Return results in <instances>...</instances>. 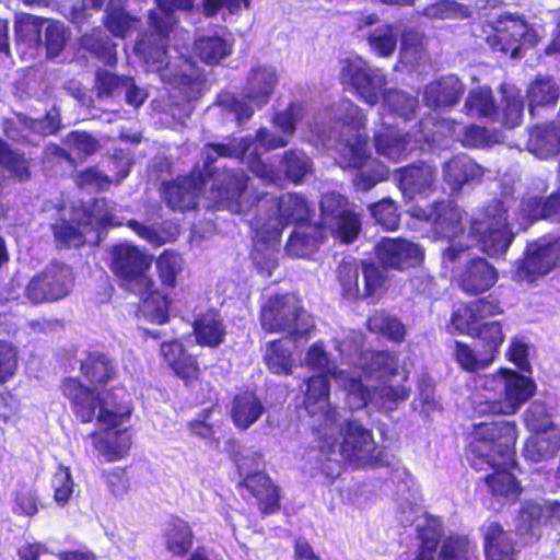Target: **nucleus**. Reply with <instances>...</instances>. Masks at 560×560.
Wrapping results in <instances>:
<instances>
[{
	"label": "nucleus",
	"instance_id": "obj_34",
	"mask_svg": "<svg viewBox=\"0 0 560 560\" xmlns=\"http://www.w3.org/2000/svg\"><path fill=\"white\" fill-rule=\"evenodd\" d=\"M165 549L177 558H183L192 548L195 535L189 523L177 515H171L162 532Z\"/></svg>",
	"mask_w": 560,
	"mask_h": 560
},
{
	"label": "nucleus",
	"instance_id": "obj_25",
	"mask_svg": "<svg viewBox=\"0 0 560 560\" xmlns=\"http://www.w3.org/2000/svg\"><path fill=\"white\" fill-rule=\"evenodd\" d=\"M380 262L398 270L415 267L423 258L422 249L404 238H383L375 247Z\"/></svg>",
	"mask_w": 560,
	"mask_h": 560
},
{
	"label": "nucleus",
	"instance_id": "obj_27",
	"mask_svg": "<svg viewBox=\"0 0 560 560\" xmlns=\"http://www.w3.org/2000/svg\"><path fill=\"white\" fill-rule=\"evenodd\" d=\"M129 418L117 425L107 424L98 425L103 433H93L92 438L94 441L95 448L104 456L108 462H114L122 458L127 455L131 445V435L125 425L129 421Z\"/></svg>",
	"mask_w": 560,
	"mask_h": 560
},
{
	"label": "nucleus",
	"instance_id": "obj_5",
	"mask_svg": "<svg viewBox=\"0 0 560 560\" xmlns=\"http://www.w3.org/2000/svg\"><path fill=\"white\" fill-rule=\"evenodd\" d=\"M366 117L362 109L349 100H341L331 107L319 110L310 124V130L325 145L341 144V166L359 171L358 186L364 190L385 178L387 171L371 158L369 138L361 133Z\"/></svg>",
	"mask_w": 560,
	"mask_h": 560
},
{
	"label": "nucleus",
	"instance_id": "obj_64",
	"mask_svg": "<svg viewBox=\"0 0 560 560\" xmlns=\"http://www.w3.org/2000/svg\"><path fill=\"white\" fill-rule=\"evenodd\" d=\"M338 279L342 287L343 295L352 299L359 295V269L354 262H342L338 267Z\"/></svg>",
	"mask_w": 560,
	"mask_h": 560
},
{
	"label": "nucleus",
	"instance_id": "obj_40",
	"mask_svg": "<svg viewBox=\"0 0 560 560\" xmlns=\"http://www.w3.org/2000/svg\"><path fill=\"white\" fill-rule=\"evenodd\" d=\"M528 151L539 159H548L560 152V127L553 122L535 127L527 142Z\"/></svg>",
	"mask_w": 560,
	"mask_h": 560
},
{
	"label": "nucleus",
	"instance_id": "obj_57",
	"mask_svg": "<svg viewBox=\"0 0 560 560\" xmlns=\"http://www.w3.org/2000/svg\"><path fill=\"white\" fill-rule=\"evenodd\" d=\"M423 14L430 19H453V18H468L471 15V10L468 5L457 3L453 0H443L427 5L423 9Z\"/></svg>",
	"mask_w": 560,
	"mask_h": 560
},
{
	"label": "nucleus",
	"instance_id": "obj_2",
	"mask_svg": "<svg viewBox=\"0 0 560 560\" xmlns=\"http://www.w3.org/2000/svg\"><path fill=\"white\" fill-rule=\"evenodd\" d=\"M516 200L511 197L494 199L489 202L478 218L471 221L467 238L471 243H463L464 233L463 211L450 200L435 201L427 207H415L412 215L431 223L438 237L447 240L451 244L443 252V265L468 259L469 248L477 244L481 250L491 257H501L511 246L514 234L509 225V212Z\"/></svg>",
	"mask_w": 560,
	"mask_h": 560
},
{
	"label": "nucleus",
	"instance_id": "obj_11",
	"mask_svg": "<svg viewBox=\"0 0 560 560\" xmlns=\"http://www.w3.org/2000/svg\"><path fill=\"white\" fill-rule=\"evenodd\" d=\"M516 439L514 421L500 420L474 425L467 458L476 470H494L485 478L490 490H523L510 471L515 464Z\"/></svg>",
	"mask_w": 560,
	"mask_h": 560
},
{
	"label": "nucleus",
	"instance_id": "obj_12",
	"mask_svg": "<svg viewBox=\"0 0 560 560\" xmlns=\"http://www.w3.org/2000/svg\"><path fill=\"white\" fill-rule=\"evenodd\" d=\"M472 398L479 415H514L534 395V381L516 371L501 369L495 374H477Z\"/></svg>",
	"mask_w": 560,
	"mask_h": 560
},
{
	"label": "nucleus",
	"instance_id": "obj_9",
	"mask_svg": "<svg viewBox=\"0 0 560 560\" xmlns=\"http://www.w3.org/2000/svg\"><path fill=\"white\" fill-rule=\"evenodd\" d=\"M500 313V304L489 296L460 306L452 314L448 326L452 334L458 332L478 338L477 349L456 342L455 358L464 370L478 373L494 361L504 335L500 322L488 320V318Z\"/></svg>",
	"mask_w": 560,
	"mask_h": 560
},
{
	"label": "nucleus",
	"instance_id": "obj_3",
	"mask_svg": "<svg viewBox=\"0 0 560 560\" xmlns=\"http://www.w3.org/2000/svg\"><path fill=\"white\" fill-rule=\"evenodd\" d=\"M158 9L149 14L151 33H145L136 42L135 51L149 69L158 72L161 80L177 89L185 97L179 107H172V115L183 122L192 113L191 101L203 92L206 78L201 69L190 59L178 56L167 57V39L177 23L173 10L191 8L192 0H155Z\"/></svg>",
	"mask_w": 560,
	"mask_h": 560
},
{
	"label": "nucleus",
	"instance_id": "obj_22",
	"mask_svg": "<svg viewBox=\"0 0 560 560\" xmlns=\"http://www.w3.org/2000/svg\"><path fill=\"white\" fill-rule=\"evenodd\" d=\"M112 258L113 271L118 277L139 287L150 285V279L145 276L150 261L136 246L118 244L113 247Z\"/></svg>",
	"mask_w": 560,
	"mask_h": 560
},
{
	"label": "nucleus",
	"instance_id": "obj_15",
	"mask_svg": "<svg viewBox=\"0 0 560 560\" xmlns=\"http://www.w3.org/2000/svg\"><path fill=\"white\" fill-rule=\"evenodd\" d=\"M261 327L269 332H285L293 341L307 340L314 320L292 294L270 298L260 311Z\"/></svg>",
	"mask_w": 560,
	"mask_h": 560
},
{
	"label": "nucleus",
	"instance_id": "obj_61",
	"mask_svg": "<svg viewBox=\"0 0 560 560\" xmlns=\"http://www.w3.org/2000/svg\"><path fill=\"white\" fill-rule=\"evenodd\" d=\"M127 226L131 229L138 236L156 246L165 244L171 238H175V236L178 234L177 226H171L172 232H170L167 235H164L154 226L143 225L137 220H128Z\"/></svg>",
	"mask_w": 560,
	"mask_h": 560
},
{
	"label": "nucleus",
	"instance_id": "obj_60",
	"mask_svg": "<svg viewBox=\"0 0 560 560\" xmlns=\"http://www.w3.org/2000/svg\"><path fill=\"white\" fill-rule=\"evenodd\" d=\"M92 215L103 226H120L124 224L122 218L118 215L116 203L106 199L95 200Z\"/></svg>",
	"mask_w": 560,
	"mask_h": 560
},
{
	"label": "nucleus",
	"instance_id": "obj_1",
	"mask_svg": "<svg viewBox=\"0 0 560 560\" xmlns=\"http://www.w3.org/2000/svg\"><path fill=\"white\" fill-rule=\"evenodd\" d=\"M361 339L360 335L352 331L337 343L340 355L349 363L353 362L360 372L338 370L322 342L312 345L305 362L310 369L318 371L319 374L308 378L305 395L308 392L310 382L315 377H323L327 384V402H329L327 376L331 375L347 392L351 408L365 406L370 401L380 408L392 409L398 401H405L409 396V388L401 382L407 381L408 375L404 370L398 369L397 357L386 351L361 352Z\"/></svg>",
	"mask_w": 560,
	"mask_h": 560
},
{
	"label": "nucleus",
	"instance_id": "obj_30",
	"mask_svg": "<svg viewBox=\"0 0 560 560\" xmlns=\"http://www.w3.org/2000/svg\"><path fill=\"white\" fill-rule=\"evenodd\" d=\"M435 168L427 163L412 164L400 170L398 185L404 196L413 198L416 195L429 194L434 188Z\"/></svg>",
	"mask_w": 560,
	"mask_h": 560
},
{
	"label": "nucleus",
	"instance_id": "obj_48",
	"mask_svg": "<svg viewBox=\"0 0 560 560\" xmlns=\"http://www.w3.org/2000/svg\"><path fill=\"white\" fill-rule=\"evenodd\" d=\"M532 436L524 448L525 456L533 462L553 457L560 450V436L553 431H540Z\"/></svg>",
	"mask_w": 560,
	"mask_h": 560
},
{
	"label": "nucleus",
	"instance_id": "obj_20",
	"mask_svg": "<svg viewBox=\"0 0 560 560\" xmlns=\"http://www.w3.org/2000/svg\"><path fill=\"white\" fill-rule=\"evenodd\" d=\"M341 79L345 84L355 91L363 102L371 106L378 103L380 95L383 94L387 82L386 75L381 69L369 66L360 58L346 61Z\"/></svg>",
	"mask_w": 560,
	"mask_h": 560
},
{
	"label": "nucleus",
	"instance_id": "obj_55",
	"mask_svg": "<svg viewBox=\"0 0 560 560\" xmlns=\"http://www.w3.org/2000/svg\"><path fill=\"white\" fill-rule=\"evenodd\" d=\"M371 215L386 230H396L399 225V213L396 202L390 198H384L369 206Z\"/></svg>",
	"mask_w": 560,
	"mask_h": 560
},
{
	"label": "nucleus",
	"instance_id": "obj_58",
	"mask_svg": "<svg viewBox=\"0 0 560 560\" xmlns=\"http://www.w3.org/2000/svg\"><path fill=\"white\" fill-rule=\"evenodd\" d=\"M182 257L171 250H165L156 261L160 279L165 287L173 288L176 284L177 275L182 270Z\"/></svg>",
	"mask_w": 560,
	"mask_h": 560
},
{
	"label": "nucleus",
	"instance_id": "obj_51",
	"mask_svg": "<svg viewBox=\"0 0 560 560\" xmlns=\"http://www.w3.org/2000/svg\"><path fill=\"white\" fill-rule=\"evenodd\" d=\"M9 176L25 180L30 178L28 162L23 154L9 148V145L0 139V180L3 173Z\"/></svg>",
	"mask_w": 560,
	"mask_h": 560
},
{
	"label": "nucleus",
	"instance_id": "obj_45",
	"mask_svg": "<svg viewBox=\"0 0 560 560\" xmlns=\"http://www.w3.org/2000/svg\"><path fill=\"white\" fill-rule=\"evenodd\" d=\"M232 43L218 35H205L195 40L196 55L208 65H218L232 54Z\"/></svg>",
	"mask_w": 560,
	"mask_h": 560
},
{
	"label": "nucleus",
	"instance_id": "obj_17",
	"mask_svg": "<svg viewBox=\"0 0 560 560\" xmlns=\"http://www.w3.org/2000/svg\"><path fill=\"white\" fill-rule=\"evenodd\" d=\"M560 264V238H539L529 243L523 258L515 264L513 279L533 283Z\"/></svg>",
	"mask_w": 560,
	"mask_h": 560
},
{
	"label": "nucleus",
	"instance_id": "obj_52",
	"mask_svg": "<svg viewBox=\"0 0 560 560\" xmlns=\"http://www.w3.org/2000/svg\"><path fill=\"white\" fill-rule=\"evenodd\" d=\"M399 30L393 25H382L368 37L371 50L378 57H389L397 47Z\"/></svg>",
	"mask_w": 560,
	"mask_h": 560
},
{
	"label": "nucleus",
	"instance_id": "obj_18",
	"mask_svg": "<svg viewBox=\"0 0 560 560\" xmlns=\"http://www.w3.org/2000/svg\"><path fill=\"white\" fill-rule=\"evenodd\" d=\"M320 224L343 243L353 242L360 230L361 221L348 199L331 191L323 195L319 203Z\"/></svg>",
	"mask_w": 560,
	"mask_h": 560
},
{
	"label": "nucleus",
	"instance_id": "obj_38",
	"mask_svg": "<svg viewBox=\"0 0 560 560\" xmlns=\"http://www.w3.org/2000/svg\"><path fill=\"white\" fill-rule=\"evenodd\" d=\"M485 560H515L514 541L503 527L490 523L483 535Z\"/></svg>",
	"mask_w": 560,
	"mask_h": 560
},
{
	"label": "nucleus",
	"instance_id": "obj_19",
	"mask_svg": "<svg viewBox=\"0 0 560 560\" xmlns=\"http://www.w3.org/2000/svg\"><path fill=\"white\" fill-rule=\"evenodd\" d=\"M73 284L72 268L66 264L51 262L30 280L25 296L34 304L57 301L66 298Z\"/></svg>",
	"mask_w": 560,
	"mask_h": 560
},
{
	"label": "nucleus",
	"instance_id": "obj_4",
	"mask_svg": "<svg viewBox=\"0 0 560 560\" xmlns=\"http://www.w3.org/2000/svg\"><path fill=\"white\" fill-rule=\"evenodd\" d=\"M326 385L323 377L313 378L304 399L306 411L314 419L317 432L324 438L319 445L320 460L326 459L338 465L349 463L355 467L370 465L375 458V442L371 430L354 419L352 411H360L369 405L383 411H389L395 409L400 401L392 409L380 408L368 401L365 406L359 408L349 406V410H339L327 402Z\"/></svg>",
	"mask_w": 560,
	"mask_h": 560
},
{
	"label": "nucleus",
	"instance_id": "obj_28",
	"mask_svg": "<svg viewBox=\"0 0 560 560\" xmlns=\"http://www.w3.org/2000/svg\"><path fill=\"white\" fill-rule=\"evenodd\" d=\"M497 281L495 269L483 258H471L458 276V283L468 294H480Z\"/></svg>",
	"mask_w": 560,
	"mask_h": 560
},
{
	"label": "nucleus",
	"instance_id": "obj_29",
	"mask_svg": "<svg viewBox=\"0 0 560 560\" xmlns=\"http://www.w3.org/2000/svg\"><path fill=\"white\" fill-rule=\"evenodd\" d=\"M464 92L465 85L456 75H446L424 88L423 101L432 108H451L458 103Z\"/></svg>",
	"mask_w": 560,
	"mask_h": 560
},
{
	"label": "nucleus",
	"instance_id": "obj_16",
	"mask_svg": "<svg viewBox=\"0 0 560 560\" xmlns=\"http://www.w3.org/2000/svg\"><path fill=\"white\" fill-rule=\"evenodd\" d=\"M490 28L486 36L490 49L513 59L521 57L523 49L535 46L541 37L538 28L511 13L501 15Z\"/></svg>",
	"mask_w": 560,
	"mask_h": 560
},
{
	"label": "nucleus",
	"instance_id": "obj_54",
	"mask_svg": "<svg viewBox=\"0 0 560 560\" xmlns=\"http://www.w3.org/2000/svg\"><path fill=\"white\" fill-rule=\"evenodd\" d=\"M423 57V35L412 28L405 30L401 34L400 61L413 68Z\"/></svg>",
	"mask_w": 560,
	"mask_h": 560
},
{
	"label": "nucleus",
	"instance_id": "obj_32",
	"mask_svg": "<svg viewBox=\"0 0 560 560\" xmlns=\"http://www.w3.org/2000/svg\"><path fill=\"white\" fill-rule=\"evenodd\" d=\"M160 352L167 365L186 385H190L198 378L200 372L198 363L192 355L185 351L179 341L163 342Z\"/></svg>",
	"mask_w": 560,
	"mask_h": 560
},
{
	"label": "nucleus",
	"instance_id": "obj_7",
	"mask_svg": "<svg viewBox=\"0 0 560 560\" xmlns=\"http://www.w3.org/2000/svg\"><path fill=\"white\" fill-rule=\"evenodd\" d=\"M305 114V105L293 102L272 117V125L280 133L262 127L257 130L255 138H233L223 143H208L203 151L206 168L223 158L242 160L258 178L278 184L282 179L280 172L262 162L260 155L287 147Z\"/></svg>",
	"mask_w": 560,
	"mask_h": 560
},
{
	"label": "nucleus",
	"instance_id": "obj_63",
	"mask_svg": "<svg viewBox=\"0 0 560 560\" xmlns=\"http://www.w3.org/2000/svg\"><path fill=\"white\" fill-rule=\"evenodd\" d=\"M67 31L62 23L51 22L45 30V44L49 57H57L67 42Z\"/></svg>",
	"mask_w": 560,
	"mask_h": 560
},
{
	"label": "nucleus",
	"instance_id": "obj_21",
	"mask_svg": "<svg viewBox=\"0 0 560 560\" xmlns=\"http://www.w3.org/2000/svg\"><path fill=\"white\" fill-rule=\"evenodd\" d=\"M422 127H433L431 131H438L436 141H430L425 145V150H429L433 144L439 143L441 139L447 133L453 136L466 148H482L489 144L490 133L489 131L478 125L462 126L455 121L448 119H438L435 115H429L422 121Z\"/></svg>",
	"mask_w": 560,
	"mask_h": 560
},
{
	"label": "nucleus",
	"instance_id": "obj_13",
	"mask_svg": "<svg viewBox=\"0 0 560 560\" xmlns=\"http://www.w3.org/2000/svg\"><path fill=\"white\" fill-rule=\"evenodd\" d=\"M62 388L77 418L84 423L96 416L98 425H117L131 415L128 395L122 387L106 392L98 387L89 388L77 378H67Z\"/></svg>",
	"mask_w": 560,
	"mask_h": 560
},
{
	"label": "nucleus",
	"instance_id": "obj_31",
	"mask_svg": "<svg viewBox=\"0 0 560 560\" xmlns=\"http://www.w3.org/2000/svg\"><path fill=\"white\" fill-rule=\"evenodd\" d=\"M75 362L79 363L82 375L94 387H103L116 377V364L102 352H83Z\"/></svg>",
	"mask_w": 560,
	"mask_h": 560
},
{
	"label": "nucleus",
	"instance_id": "obj_53",
	"mask_svg": "<svg viewBox=\"0 0 560 560\" xmlns=\"http://www.w3.org/2000/svg\"><path fill=\"white\" fill-rule=\"evenodd\" d=\"M369 329L386 337L394 342H401L406 335L405 325L396 317L377 312L368 320Z\"/></svg>",
	"mask_w": 560,
	"mask_h": 560
},
{
	"label": "nucleus",
	"instance_id": "obj_33",
	"mask_svg": "<svg viewBox=\"0 0 560 560\" xmlns=\"http://www.w3.org/2000/svg\"><path fill=\"white\" fill-rule=\"evenodd\" d=\"M545 528H548L545 508L542 504L526 501L517 514L516 533L525 544H535L540 540Z\"/></svg>",
	"mask_w": 560,
	"mask_h": 560
},
{
	"label": "nucleus",
	"instance_id": "obj_41",
	"mask_svg": "<svg viewBox=\"0 0 560 560\" xmlns=\"http://www.w3.org/2000/svg\"><path fill=\"white\" fill-rule=\"evenodd\" d=\"M528 107L532 116L539 114L540 109L553 107L560 97V88L549 77H538L527 90Z\"/></svg>",
	"mask_w": 560,
	"mask_h": 560
},
{
	"label": "nucleus",
	"instance_id": "obj_23",
	"mask_svg": "<svg viewBox=\"0 0 560 560\" xmlns=\"http://www.w3.org/2000/svg\"><path fill=\"white\" fill-rule=\"evenodd\" d=\"M106 0H83L82 7L74 5L71 11V22L81 25L88 18L85 5L100 10ZM126 0H109L105 10L107 30L117 37H126L137 21L125 11Z\"/></svg>",
	"mask_w": 560,
	"mask_h": 560
},
{
	"label": "nucleus",
	"instance_id": "obj_42",
	"mask_svg": "<svg viewBox=\"0 0 560 560\" xmlns=\"http://www.w3.org/2000/svg\"><path fill=\"white\" fill-rule=\"evenodd\" d=\"M520 211L529 220L546 219L560 223V189L548 198L526 197L520 203Z\"/></svg>",
	"mask_w": 560,
	"mask_h": 560
},
{
	"label": "nucleus",
	"instance_id": "obj_10",
	"mask_svg": "<svg viewBox=\"0 0 560 560\" xmlns=\"http://www.w3.org/2000/svg\"><path fill=\"white\" fill-rule=\"evenodd\" d=\"M418 108L416 96L401 90L389 89L383 92L380 112L382 127L374 135L376 152L392 161L405 159L415 151H425L430 141H436L438 131L433 127H422L423 117L411 130L402 132L395 119L407 122L415 118Z\"/></svg>",
	"mask_w": 560,
	"mask_h": 560
},
{
	"label": "nucleus",
	"instance_id": "obj_47",
	"mask_svg": "<svg viewBox=\"0 0 560 560\" xmlns=\"http://www.w3.org/2000/svg\"><path fill=\"white\" fill-rule=\"evenodd\" d=\"M291 338L270 341L267 345L265 360L273 374H290L293 366Z\"/></svg>",
	"mask_w": 560,
	"mask_h": 560
},
{
	"label": "nucleus",
	"instance_id": "obj_35",
	"mask_svg": "<svg viewBox=\"0 0 560 560\" xmlns=\"http://www.w3.org/2000/svg\"><path fill=\"white\" fill-rule=\"evenodd\" d=\"M192 328L196 342L201 347L215 349L225 340L226 327L217 311L211 310L197 315Z\"/></svg>",
	"mask_w": 560,
	"mask_h": 560
},
{
	"label": "nucleus",
	"instance_id": "obj_62",
	"mask_svg": "<svg viewBox=\"0 0 560 560\" xmlns=\"http://www.w3.org/2000/svg\"><path fill=\"white\" fill-rule=\"evenodd\" d=\"M56 241L66 247L78 248L84 244V236L77 225L65 220L52 225Z\"/></svg>",
	"mask_w": 560,
	"mask_h": 560
},
{
	"label": "nucleus",
	"instance_id": "obj_14",
	"mask_svg": "<svg viewBox=\"0 0 560 560\" xmlns=\"http://www.w3.org/2000/svg\"><path fill=\"white\" fill-rule=\"evenodd\" d=\"M278 84L276 69L272 67L252 68L243 89V97L225 92L218 96L217 104L223 110L234 115L238 124L246 122L254 115L255 107L268 104Z\"/></svg>",
	"mask_w": 560,
	"mask_h": 560
},
{
	"label": "nucleus",
	"instance_id": "obj_26",
	"mask_svg": "<svg viewBox=\"0 0 560 560\" xmlns=\"http://www.w3.org/2000/svg\"><path fill=\"white\" fill-rule=\"evenodd\" d=\"M485 168L468 154L452 156L442 165V176L452 192H459L465 186H475L482 182Z\"/></svg>",
	"mask_w": 560,
	"mask_h": 560
},
{
	"label": "nucleus",
	"instance_id": "obj_8",
	"mask_svg": "<svg viewBox=\"0 0 560 560\" xmlns=\"http://www.w3.org/2000/svg\"><path fill=\"white\" fill-rule=\"evenodd\" d=\"M207 179H212L210 198L219 209L233 213L244 211L242 198L248 177L243 170L225 168L220 161L214 162L210 168L203 164L201 170L197 166L190 175L164 183L162 198L174 211L195 209Z\"/></svg>",
	"mask_w": 560,
	"mask_h": 560
},
{
	"label": "nucleus",
	"instance_id": "obj_24",
	"mask_svg": "<svg viewBox=\"0 0 560 560\" xmlns=\"http://www.w3.org/2000/svg\"><path fill=\"white\" fill-rule=\"evenodd\" d=\"M96 89L101 98H124L135 107H140L148 97L144 89L139 88L133 78L120 77L108 70H98L96 73Z\"/></svg>",
	"mask_w": 560,
	"mask_h": 560
},
{
	"label": "nucleus",
	"instance_id": "obj_39",
	"mask_svg": "<svg viewBox=\"0 0 560 560\" xmlns=\"http://www.w3.org/2000/svg\"><path fill=\"white\" fill-rule=\"evenodd\" d=\"M416 532L419 544L413 560H433L443 536L442 521L427 514Z\"/></svg>",
	"mask_w": 560,
	"mask_h": 560
},
{
	"label": "nucleus",
	"instance_id": "obj_6",
	"mask_svg": "<svg viewBox=\"0 0 560 560\" xmlns=\"http://www.w3.org/2000/svg\"><path fill=\"white\" fill-rule=\"evenodd\" d=\"M245 194L246 190L242 198V213L249 214L254 211V217L249 220L254 243L253 261L261 275L270 277L278 266L282 230L289 223L307 224L311 208L307 199L296 192L283 194L280 197L265 192L250 206L245 200Z\"/></svg>",
	"mask_w": 560,
	"mask_h": 560
},
{
	"label": "nucleus",
	"instance_id": "obj_50",
	"mask_svg": "<svg viewBox=\"0 0 560 560\" xmlns=\"http://www.w3.org/2000/svg\"><path fill=\"white\" fill-rule=\"evenodd\" d=\"M281 166L285 177L295 184H300L312 173L313 163L310 156L302 150L292 149L283 153Z\"/></svg>",
	"mask_w": 560,
	"mask_h": 560
},
{
	"label": "nucleus",
	"instance_id": "obj_44",
	"mask_svg": "<svg viewBox=\"0 0 560 560\" xmlns=\"http://www.w3.org/2000/svg\"><path fill=\"white\" fill-rule=\"evenodd\" d=\"M152 287L151 280L149 287H139L141 294L139 314L149 322L164 324L168 320L170 300L165 294L154 291Z\"/></svg>",
	"mask_w": 560,
	"mask_h": 560
},
{
	"label": "nucleus",
	"instance_id": "obj_59",
	"mask_svg": "<svg viewBox=\"0 0 560 560\" xmlns=\"http://www.w3.org/2000/svg\"><path fill=\"white\" fill-rule=\"evenodd\" d=\"M524 418L526 425L537 433L546 431L551 424L548 407L540 400H535L529 405Z\"/></svg>",
	"mask_w": 560,
	"mask_h": 560
},
{
	"label": "nucleus",
	"instance_id": "obj_36",
	"mask_svg": "<svg viewBox=\"0 0 560 560\" xmlns=\"http://www.w3.org/2000/svg\"><path fill=\"white\" fill-rule=\"evenodd\" d=\"M261 399L253 392L237 394L232 401L231 419L240 430H247L266 412Z\"/></svg>",
	"mask_w": 560,
	"mask_h": 560
},
{
	"label": "nucleus",
	"instance_id": "obj_46",
	"mask_svg": "<svg viewBox=\"0 0 560 560\" xmlns=\"http://www.w3.org/2000/svg\"><path fill=\"white\" fill-rule=\"evenodd\" d=\"M81 47L107 66L116 62V45L105 31L97 27L81 37Z\"/></svg>",
	"mask_w": 560,
	"mask_h": 560
},
{
	"label": "nucleus",
	"instance_id": "obj_56",
	"mask_svg": "<svg viewBox=\"0 0 560 560\" xmlns=\"http://www.w3.org/2000/svg\"><path fill=\"white\" fill-rule=\"evenodd\" d=\"M469 540L462 536H448L436 551L433 560H469Z\"/></svg>",
	"mask_w": 560,
	"mask_h": 560
},
{
	"label": "nucleus",
	"instance_id": "obj_37",
	"mask_svg": "<svg viewBox=\"0 0 560 560\" xmlns=\"http://www.w3.org/2000/svg\"><path fill=\"white\" fill-rule=\"evenodd\" d=\"M324 238V230L313 224L295 225L285 245L291 257L305 258L315 253Z\"/></svg>",
	"mask_w": 560,
	"mask_h": 560
},
{
	"label": "nucleus",
	"instance_id": "obj_43",
	"mask_svg": "<svg viewBox=\"0 0 560 560\" xmlns=\"http://www.w3.org/2000/svg\"><path fill=\"white\" fill-rule=\"evenodd\" d=\"M463 112L471 118H487L498 120L499 112L492 90L479 86L468 92Z\"/></svg>",
	"mask_w": 560,
	"mask_h": 560
},
{
	"label": "nucleus",
	"instance_id": "obj_49",
	"mask_svg": "<svg viewBox=\"0 0 560 560\" xmlns=\"http://www.w3.org/2000/svg\"><path fill=\"white\" fill-rule=\"evenodd\" d=\"M503 102L502 122L508 128H514L522 121L524 102L521 90L511 84L501 85Z\"/></svg>",
	"mask_w": 560,
	"mask_h": 560
}]
</instances>
